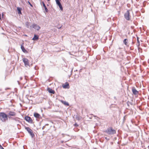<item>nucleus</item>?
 <instances>
[{
	"mask_svg": "<svg viewBox=\"0 0 149 149\" xmlns=\"http://www.w3.org/2000/svg\"><path fill=\"white\" fill-rule=\"evenodd\" d=\"M114 99H115L116 100V97H115H115H114Z\"/></svg>",
	"mask_w": 149,
	"mask_h": 149,
	"instance_id": "obj_35",
	"label": "nucleus"
},
{
	"mask_svg": "<svg viewBox=\"0 0 149 149\" xmlns=\"http://www.w3.org/2000/svg\"><path fill=\"white\" fill-rule=\"evenodd\" d=\"M127 104L128 106H129V104L128 103V102H127Z\"/></svg>",
	"mask_w": 149,
	"mask_h": 149,
	"instance_id": "obj_36",
	"label": "nucleus"
},
{
	"mask_svg": "<svg viewBox=\"0 0 149 149\" xmlns=\"http://www.w3.org/2000/svg\"><path fill=\"white\" fill-rule=\"evenodd\" d=\"M25 25L26 27L28 28H29L30 23L28 22H27L25 23Z\"/></svg>",
	"mask_w": 149,
	"mask_h": 149,
	"instance_id": "obj_22",
	"label": "nucleus"
},
{
	"mask_svg": "<svg viewBox=\"0 0 149 149\" xmlns=\"http://www.w3.org/2000/svg\"><path fill=\"white\" fill-rule=\"evenodd\" d=\"M23 61L24 63L25 66L26 67H27L28 66L30 67L29 60L27 58H23Z\"/></svg>",
	"mask_w": 149,
	"mask_h": 149,
	"instance_id": "obj_6",
	"label": "nucleus"
},
{
	"mask_svg": "<svg viewBox=\"0 0 149 149\" xmlns=\"http://www.w3.org/2000/svg\"><path fill=\"white\" fill-rule=\"evenodd\" d=\"M134 43V42L133 41L132 42V45H133Z\"/></svg>",
	"mask_w": 149,
	"mask_h": 149,
	"instance_id": "obj_30",
	"label": "nucleus"
},
{
	"mask_svg": "<svg viewBox=\"0 0 149 149\" xmlns=\"http://www.w3.org/2000/svg\"><path fill=\"white\" fill-rule=\"evenodd\" d=\"M27 77L26 76H25V78L26 80L27 79Z\"/></svg>",
	"mask_w": 149,
	"mask_h": 149,
	"instance_id": "obj_31",
	"label": "nucleus"
},
{
	"mask_svg": "<svg viewBox=\"0 0 149 149\" xmlns=\"http://www.w3.org/2000/svg\"><path fill=\"white\" fill-rule=\"evenodd\" d=\"M132 91L134 95H136L139 94V91H138L134 87L132 88Z\"/></svg>",
	"mask_w": 149,
	"mask_h": 149,
	"instance_id": "obj_9",
	"label": "nucleus"
},
{
	"mask_svg": "<svg viewBox=\"0 0 149 149\" xmlns=\"http://www.w3.org/2000/svg\"><path fill=\"white\" fill-rule=\"evenodd\" d=\"M105 139L106 140H107V141L109 140V138H108V137H105Z\"/></svg>",
	"mask_w": 149,
	"mask_h": 149,
	"instance_id": "obj_27",
	"label": "nucleus"
},
{
	"mask_svg": "<svg viewBox=\"0 0 149 149\" xmlns=\"http://www.w3.org/2000/svg\"><path fill=\"white\" fill-rule=\"evenodd\" d=\"M139 38L138 37H137V46L138 47V49L139 50V46H140V42L139 40Z\"/></svg>",
	"mask_w": 149,
	"mask_h": 149,
	"instance_id": "obj_20",
	"label": "nucleus"
},
{
	"mask_svg": "<svg viewBox=\"0 0 149 149\" xmlns=\"http://www.w3.org/2000/svg\"><path fill=\"white\" fill-rule=\"evenodd\" d=\"M61 27H59V28H58L59 29H60L61 28Z\"/></svg>",
	"mask_w": 149,
	"mask_h": 149,
	"instance_id": "obj_38",
	"label": "nucleus"
},
{
	"mask_svg": "<svg viewBox=\"0 0 149 149\" xmlns=\"http://www.w3.org/2000/svg\"><path fill=\"white\" fill-rule=\"evenodd\" d=\"M24 128L26 130L32 138H33L35 136V135L31 129L29 127H27L26 126L24 127Z\"/></svg>",
	"mask_w": 149,
	"mask_h": 149,
	"instance_id": "obj_3",
	"label": "nucleus"
},
{
	"mask_svg": "<svg viewBox=\"0 0 149 149\" xmlns=\"http://www.w3.org/2000/svg\"><path fill=\"white\" fill-rule=\"evenodd\" d=\"M61 101L62 102V103L63 104H64L65 105L67 106H69V104L67 102H66L65 101H63V100H61Z\"/></svg>",
	"mask_w": 149,
	"mask_h": 149,
	"instance_id": "obj_21",
	"label": "nucleus"
},
{
	"mask_svg": "<svg viewBox=\"0 0 149 149\" xmlns=\"http://www.w3.org/2000/svg\"><path fill=\"white\" fill-rule=\"evenodd\" d=\"M17 10L18 13L19 15L22 14L21 11L22 10V9L21 8L17 7Z\"/></svg>",
	"mask_w": 149,
	"mask_h": 149,
	"instance_id": "obj_17",
	"label": "nucleus"
},
{
	"mask_svg": "<svg viewBox=\"0 0 149 149\" xmlns=\"http://www.w3.org/2000/svg\"><path fill=\"white\" fill-rule=\"evenodd\" d=\"M45 126H43L42 127V130H43V129H44V128H45Z\"/></svg>",
	"mask_w": 149,
	"mask_h": 149,
	"instance_id": "obj_29",
	"label": "nucleus"
},
{
	"mask_svg": "<svg viewBox=\"0 0 149 149\" xmlns=\"http://www.w3.org/2000/svg\"><path fill=\"white\" fill-rule=\"evenodd\" d=\"M125 116H124V119H125Z\"/></svg>",
	"mask_w": 149,
	"mask_h": 149,
	"instance_id": "obj_41",
	"label": "nucleus"
},
{
	"mask_svg": "<svg viewBox=\"0 0 149 149\" xmlns=\"http://www.w3.org/2000/svg\"><path fill=\"white\" fill-rule=\"evenodd\" d=\"M76 118L78 120H79L80 119V118L78 116H76Z\"/></svg>",
	"mask_w": 149,
	"mask_h": 149,
	"instance_id": "obj_23",
	"label": "nucleus"
},
{
	"mask_svg": "<svg viewBox=\"0 0 149 149\" xmlns=\"http://www.w3.org/2000/svg\"><path fill=\"white\" fill-rule=\"evenodd\" d=\"M28 3H29V5L32 7L33 6L30 3V1H28Z\"/></svg>",
	"mask_w": 149,
	"mask_h": 149,
	"instance_id": "obj_25",
	"label": "nucleus"
},
{
	"mask_svg": "<svg viewBox=\"0 0 149 149\" xmlns=\"http://www.w3.org/2000/svg\"><path fill=\"white\" fill-rule=\"evenodd\" d=\"M3 148L2 147V146L1 145H0V149H2V148Z\"/></svg>",
	"mask_w": 149,
	"mask_h": 149,
	"instance_id": "obj_28",
	"label": "nucleus"
},
{
	"mask_svg": "<svg viewBox=\"0 0 149 149\" xmlns=\"http://www.w3.org/2000/svg\"><path fill=\"white\" fill-rule=\"evenodd\" d=\"M34 116L36 118H41V117L40 114L37 113H34Z\"/></svg>",
	"mask_w": 149,
	"mask_h": 149,
	"instance_id": "obj_10",
	"label": "nucleus"
},
{
	"mask_svg": "<svg viewBox=\"0 0 149 149\" xmlns=\"http://www.w3.org/2000/svg\"><path fill=\"white\" fill-rule=\"evenodd\" d=\"M8 116H15L16 115L15 112L12 111H8L7 112Z\"/></svg>",
	"mask_w": 149,
	"mask_h": 149,
	"instance_id": "obj_7",
	"label": "nucleus"
},
{
	"mask_svg": "<svg viewBox=\"0 0 149 149\" xmlns=\"http://www.w3.org/2000/svg\"><path fill=\"white\" fill-rule=\"evenodd\" d=\"M20 80H22V77H20Z\"/></svg>",
	"mask_w": 149,
	"mask_h": 149,
	"instance_id": "obj_34",
	"label": "nucleus"
},
{
	"mask_svg": "<svg viewBox=\"0 0 149 149\" xmlns=\"http://www.w3.org/2000/svg\"><path fill=\"white\" fill-rule=\"evenodd\" d=\"M48 1H49L50 0H47Z\"/></svg>",
	"mask_w": 149,
	"mask_h": 149,
	"instance_id": "obj_42",
	"label": "nucleus"
},
{
	"mask_svg": "<svg viewBox=\"0 0 149 149\" xmlns=\"http://www.w3.org/2000/svg\"><path fill=\"white\" fill-rule=\"evenodd\" d=\"M23 44L22 45H21V48L22 50V51L25 53H28V52L25 49L24 46H23Z\"/></svg>",
	"mask_w": 149,
	"mask_h": 149,
	"instance_id": "obj_11",
	"label": "nucleus"
},
{
	"mask_svg": "<svg viewBox=\"0 0 149 149\" xmlns=\"http://www.w3.org/2000/svg\"><path fill=\"white\" fill-rule=\"evenodd\" d=\"M104 132L107 133L109 135H112L116 133V131L113 129L112 127H110L105 130Z\"/></svg>",
	"mask_w": 149,
	"mask_h": 149,
	"instance_id": "obj_2",
	"label": "nucleus"
},
{
	"mask_svg": "<svg viewBox=\"0 0 149 149\" xmlns=\"http://www.w3.org/2000/svg\"><path fill=\"white\" fill-rule=\"evenodd\" d=\"M92 115H93V116L94 117H96V116H95L94 115H93V114H92Z\"/></svg>",
	"mask_w": 149,
	"mask_h": 149,
	"instance_id": "obj_39",
	"label": "nucleus"
},
{
	"mask_svg": "<svg viewBox=\"0 0 149 149\" xmlns=\"http://www.w3.org/2000/svg\"><path fill=\"white\" fill-rule=\"evenodd\" d=\"M131 16L130 15L129 10H127L124 14L125 18L128 21L130 20Z\"/></svg>",
	"mask_w": 149,
	"mask_h": 149,
	"instance_id": "obj_4",
	"label": "nucleus"
},
{
	"mask_svg": "<svg viewBox=\"0 0 149 149\" xmlns=\"http://www.w3.org/2000/svg\"><path fill=\"white\" fill-rule=\"evenodd\" d=\"M55 0L56 3L58 2H60V1H61V0Z\"/></svg>",
	"mask_w": 149,
	"mask_h": 149,
	"instance_id": "obj_26",
	"label": "nucleus"
},
{
	"mask_svg": "<svg viewBox=\"0 0 149 149\" xmlns=\"http://www.w3.org/2000/svg\"><path fill=\"white\" fill-rule=\"evenodd\" d=\"M39 39L38 36L36 34H34V37L32 38V40L34 41L37 40Z\"/></svg>",
	"mask_w": 149,
	"mask_h": 149,
	"instance_id": "obj_15",
	"label": "nucleus"
},
{
	"mask_svg": "<svg viewBox=\"0 0 149 149\" xmlns=\"http://www.w3.org/2000/svg\"><path fill=\"white\" fill-rule=\"evenodd\" d=\"M64 142V141H61V143H63Z\"/></svg>",
	"mask_w": 149,
	"mask_h": 149,
	"instance_id": "obj_32",
	"label": "nucleus"
},
{
	"mask_svg": "<svg viewBox=\"0 0 149 149\" xmlns=\"http://www.w3.org/2000/svg\"><path fill=\"white\" fill-rule=\"evenodd\" d=\"M49 125L48 124H46L45 125Z\"/></svg>",
	"mask_w": 149,
	"mask_h": 149,
	"instance_id": "obj_37",
	"label": "nucleus"
},
{
	"mask_svg": "<svg viewBox=\"0 0 149 149\" xmlns=\"http://www.w3.org/2000/svg\"><path fill=\"white\" fill-rule=\"evenodd\" d=\"M2 149H4V148H2Z\"/></svg>",
	"mask_w": 149,
	"mask_h": 149,
	"instance_id": "obj_43",
	"label": "nucleus"
},
{
	"mask_svg": "<svg viewBox=\"0 0 149 149\" xmlns=\"http://www.w3.org/2000/svg\"><path fill=\"white\" fill-rule=\"evenodd\" d=\"M9 89V88H6V89Z\"/></svg>",
	"mask_w": 149,
	"mask_h": 149,
	"instance_id": "obj_40",
	"label": "nucleus"
},
{
	"mask_svg": "<svg viewBox=\"0 0 149 149\" xmlns=\"http://www.w3.org/2000/svg\"><path fill=\"white\" fill-rule=\"evenodd\" d=\"M63 87L64 88H69V84L66 83V84L63 86Z\"/></svg>",
	"mask_w": 149,
	"mask_h": 149,
	"instance_id": "obj_19",
	"label": "nucleus"
},
{
	"mask_svg": "<svg viewBox=\"0 0 149 149\" xmlns=\"http://www.w3.org/2000/svg\"><path fill=\"white\" fill-rule=\"evenodd\" d=\"M30 28H31V26H30ZM32 27L37 31H39L41 28L40 26L35 24H33L32 26Z\"/></svg>",
	"mask_w": 149,
	"mask_h": 149,
	"instance_id": "obj_8",
	"label": "nucleus"
},
{
	"mask_svg": "<svg viewBox=\"0 0 149 149\" xmlns=\"http://www.w3.org/2000/svg\"><path fill=\"white\" fill-rule=\"evenodd\" d=\"M42 4L43 6L45 8L46 12H48V10L44 2L43 1H42Z\"/></svg>",
	"mask_w": 149,
	"mask_h": 149,
	"instance_id": "obj_18",
	"label": "nucleus"
},
{
	"mask_svg": "<svg viewBox=\"0 0 149 149\" xmlns=\"http://www.w3.org/2000/svg\"><path fill=\"white\" fill-rule=\"evenodd\" d=\"M128 39L127 38H125L123 41L124 44L126 46L129 47V46L128 45Z\"/></svg>",
	"mask_w": 149,
	"mask_h": 149,
	"instance_id": "obj_16",
	"label": "nucleus"
},
{
	"mask_svg": "<svg viewBox=\"0 0 149 149\" xmlns=\"http://www.w3.org/2000/svg\"><path fill=\"white\" fill-rule=\"evenodd\" d=\"M74 125L75 127H78V126H79V125L77 123H75Z\"/></svg>",
	"mask_w": 149,
	"mask_h": 149,
	"instance_id": "obj_24",
	"label": "nucleus"
},
{
	"mask_svg": "<svg viewBox=\"0 0 149 149\" xmlns=\"http://www.w3.org/2000/svg\"><path fill=\"white\" fill-rule=\"evenodd\" d=\"M1 19V14L0 13V19Z\"/></svg>",
	"mask_w": 149,
	"mask_h": 149,
	"instance_id": "obj_33",
	"label": "nucleus"
},
{
	"mask_svg": "<svg viewBox=\"0 0 149 149\" xmlns=\"http://www.w3.org/2000/svg\"><path fill=\"white\" fill-rule=\"evenodd\" d=\"M7 114L3 112H0V120L3 122H5L8 120Z\"/></svg>",
	"mask_w": 149,
	"mask_h": 149,
	"instance_id": "obj_1",
	"label": "nucleus"
},
{
	"mask_svg": "<svg viewBox=\"0 0 149 149\" xmlns=\"http://www.w3.org/2000/svg\"><path fill=\"white\" fill-rule=\"evenodd\" d=\"M56 4L59 6L60 9L62 11L63 10V8L62 6L61 5V4L60 3V2H58L56 3Z\"/></svg>",
	"mask_w": 149,
	"mask_h": 149,
	"instance_id": "obj_12",
	"label": "nucleus"
},
{
	"mask_svg": "<svg viewBox=\"0 0 149 149\" xmlns=\"http://www.w3.org/2000/svg\"><path fill=\"white\" fill-rule=\"evenodd\" d=\"M25 120L29 123H33V120L31 118L28 116H26L24 117Z\"/></svg>",
	"mask_w": 149,
	"mask_h": 149,
	"instance_id": "obj_5",
	"label": "nucleus"
},
{
	"mask_svg": "<svg viewBox=\"0 0 149 149\" xmlns=\"http://www.w3.org/2000/svg\"><path fill=\"white\" fill-rule=\"evenodd\" d=\"M47 91L49 93L51 94H54L55 93L54 90L49 88H47Z\"/></svg>",
	"mask_w": 149,
	"mask_h": 149,
	"instance_id": "obj_13",
	"label": "nucleus"
},
{
	"mask_svg": "<svg viewBox=\"0 0 149 149\" xmlns=\"http://www.w3.org/2000/svg\"><path fill=\"white\" fill-rule=\"evenodd\" d=\"M8 118L11 120H15L16 121L19 122V118L17 117L13 118L10 116H8Z\"/></svg>",
	"mask_w": 149,
	"mask_h": 149,
	"instance_id": "obj_14",
	"label": "nucleus"
}]
</instances>
